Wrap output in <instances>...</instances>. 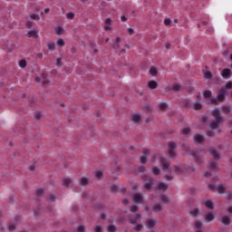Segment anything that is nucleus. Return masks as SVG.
<instances>
[{
	"label": "nucleus",
	"instance_id": "de8ad7c7",
	"mask_svg": "<svg viewBox=\"0 0 232 232\" xmlns=\"http://www.w3.org/2000/svg\"><path fill=\"white\" fill-rule=\"evenodd\" d=\"M43 193H44V189H43V188H39V189L36 191L37 197H41V195H43Z\"/></svg>",
	"mask_w": 232,
	"mask_h": 232
},
{
	"label": "nucleus",
	"instance_id": "f03ea898",
	"mask_svg": "<svg viewBox=\"0 0 232 232\" xmlns=\"http://www.w3.org/2000/svg\"><path fill=\"white\" fill-rule=\"evenodd\" d=\"M224 101H226V89L222 88L219 90L218 97L209 101V104H218V102H224Z\"/></svg>",
	"mask_w": 232,
	"mask_h": 232
},
{
	"label": "nucleus",
	"instance_id": "13d9d810",
	"mask_svg": "<svg viewBox=\"0 0 232 232\" xmlns=\"http://www.w3.org/2000/svg\"><path fill=\"white\" fill-rule=\"evenodd\" d=\"M164 24H166V26H169V24H171V20L170 19H165Z\"/></svg>",
	"mask_w": 232,
	"mask_h": 232
},
{
	"label": "nucleus",
	"instance_id": "39448f33",
	"mask_svg": "<svg viewBox=\"0 0 232 232\" xmlns=\"http://www.w3.org/2000/svg\"><path fill=\"white\" fill-rule=\"evenodd\" d=\"M155 179L153 178L147 176L144 179V188L145 189H151V186H153V182Z\"/></svg>",
	"mask_w": 232,
	"mask_h": 232
},
{
	"label": "nucleus",
	"instance_id": "a19ab883",
	"mask_svg": "<svg viewBox=\"0 0 232 232\" xmlns=\"http://www.w3.org/2000/svg\"><path fill=\"white\" fill-rule=\"evenodd\" d=\"M152 173H154V175H159L160 173V169H159L157 167H153Z\"/></svg>",
	"mask_w": 232,
	"mask_h": 232
},
{
	"label": "nucleus",
	"instance_id": "9b49d317",
	"mask_svg": "<svg viewBox=\"0 0 232 232\" xmlns=\"http://www.w3.org/2000/svg\"><path fill=\"white\" fill-rule=\"evenodd\" d=\"M194 141L198 144H202L204 142V135L202 134H196L194 136Z\"/></svg>",
	"mask_w": 232,
	"mask_h": 232
},
{
	"label": "nucleus",
	"instance_id": "7c9ffc66",
	"mask_svg": "<svg viewBox=\"0 0 232 232\" xmlns=\"http://www.w3.org/2000/svg\"><path fill=\"white\" fill-rule=\"evenodd\" d=\"M107 229L109 232H116L117 231V227L113 225H109Z\"/></svg>",
	"mask_w": 232,
	"mask_h": 232
},
{
	"label": "nucleus",
	"instance_id": "c03bdc74",
	"mask_svg": "<svg viewBox=\"0 0 232 232\" xmlns=\"http://www.w3.org/2000/svg\"><path fill=\"white\" fill-rule=\"evenodd\" d=\"M166 108H168V103H166V102H161V103L160 104V110H166Z\"/></svg>",
	"mask_w": 232,
	"mask_h": 232
},
{
	"label": "nucleus",
	"instance_id": "72a5a7b5",
	"mask_svg": "<svg viewBox=\"0 0 232 232\" xmlns=\"http://www.w3.org/2000/svg\"><path fill=\"white\" fill-rule=\"evenodd\" d=\"M30 19H32L33 21H39L40 17L38 14H33L29 15Z\"/></svg>",
	"mask_w": 232,
	"mask_h": 232
},
{
	"label": "nucleus",
	"instance_id": "052dcab7",
	"mask_svg": "<svg viewBox=\"0 0 232 232\" xmlns=\"http://www.w3.org/2000/svg\"><path fill=\"white\" fill-rule=\"evenodd\" d=\"M96 177H97V179H101L102 177V171H97L96 172Z\"/></svg>",
	"mask_w": 232,
	"mask_h": 232
},
{
	"label": "nucleus",
	"instance_id": "2eb2a0df",
	"mask_svg": "<svg viewBox=\"0 0 232 232\" xmlns=\"http://www.w3.org/2000/svg\"><path fill=\"white\" fill-rule=\"evenodd\" d=\"M133 200L136 204H141L142 202V195L140 194H134Z\"/></svg>",
	"mask_w": 232,
	"mask_h": 232
},
{
	"label": "nucleus",
	"instance_id": "a18cd8bd",
	"mask_svg": "<svg viewBox=\"0 0 232 232\" xmlns=\"http://www.w3.org/2000/svg\"><path fill=\"white\" fill-rule=\"evenodd\" d=\"M150 72L153 77H155V75H157V69L156 68H150Z\"/></svg>",
	"mask_w": 232,
	"mask_h": 232
},
{
	"label": "nucleus",
	"instance_id": "ddd939ff",
	"mask_svg": "<svg viewBox=\"0 0 232 232\" xmlns=\"http://www.w3.org/2000/svg\"><path fill=\"white\" fill-rule=\"evenodd\" d=\"M163 169H169V166H170V163L166 161V159L164 158H161L160 160Z\"/></svg>",
	"mask_w": 232,
	"mask_h": 232
},
{
	"label": "nucleus",
	"instance_id": "680f3d73",
	"mask_svg": "<svg viewBox=\"0 0 232 232\" xmlns=\"http://www.w3.org/2000/svg\"><path fill=\"white\" fill-rule=\"evenodd\" d=\"M63 61V58H58L56 60V66H61V62Z\"/></svg>",
	"mask_w": 232,
	"mask_h": 232
},
{
	"label": "nucleus",
	"instance_id": "f8f14e48",
	"mask_svg": "<svg viewBox=\"0 0 232 232\" xmlns=\"http://www.w3.org/2000/svg\"><path fill=\"white\" fill-rule=\"evenodd\" d=\"M221 222L224 226H229L231 224V218L229 216H222Z\"/></svg>",
	"mask_w": 232,
	"mask_h": 232
},
{
	"label": "nucleus",
	"instance_id": "6ab92c4d",
	"mask_svg": "<svg viewBox=\"0 0 232 232\" xmlns=\"http://www.w3.org/2000/svg\"><path fill=\"white\" fill-rule=\"evenodd\" d=\"M221 75H222V77H223L224 79H227V77H229V76L231 75V70H229V69H224V70L222 71Z\"/></svg>",
	"mask_w": 232,
	"mask_h": 232
},
{
	"label": "nucleus",
	"instance_id": "8fccbe9b",
	"mask_svg": "<svg viewBox=\"0 0 232 232\" xmlns=\"http://www.w3.org/2000/svg\"><path fill=\"white\" fill-rule=\"evenodd\" d=\"M195 226H196L197 229H200V227H202V222L196 221Z\"/></svg>",
	"mask_w": 232,
	"mask_h": 232
},
{
	"label": "nucleus",
	"instance_id": "f704fd0d",
	"mask_svg": "<svg viewBox=\"0 0 232 232\" xmlns=\"http://www.w3.org/2000/svg\"><path fill=\"white\" fill-rule=\"evenodd\" d=\"M180 88H182V86H180V84H174L172 87L173 92H180Z\"/></svg>",
	"mask_w": 232,
	"mask_h": 232
},
{
	"label": "nucleus",
	"instance_id": "3c124183",
	"mask_svg": "<svg viewBox=\"0 0 232 232\" xmlns=\"http://www.w3.org/2000/svg\"><path fill=\"white\" fill-rule=\"evenodd\" d=\"M226 88H227V90H232V82H228L226 84Z\"/></svg>",
	"mask_w": 232,
	"mask_h": 232
},
{
	"label": "nucleus",
	"instance_id": "7ed1b4c3",
	"mask_svg": "<svg viewBox=\"0 0 232 232\" xmlns=\"http://www.w3.org/2000/svg\"><path fill=\"white\" fill-rule=\"evenodd\" d=\"M208 188L211 191H218L219 195H222L223 193H225L227 189V187L224 184L218 185L217 188H215V185H209Z\"/></svg>",
	"mask_w": 232,
	"mask_h": 232
},
{
	"label": "nucleus",
	"instance_id": "49530a36",
	"mask_svg": "<svg viewBox=\"0 0 232 232\" xmlns=\"http://www.w3.org/2000/svg\"><path fill=\"white\" fill-rule=\"evenodd\" d=\"M94 232H102V227L101 226L94 227Z\"/></svg>",
	"mask_w": 232,
	"mask_h": 232
},
{
	"label": "nucleus",
	"instance_id": "6e6d98bb",
	"mask_svg": "<svg viewBox=\"0 0 232 232\" xmlns=\"http://www.w3.org/2000/svg\"><path fill=\"white\" fill-rule=\"evenodd\" d=\"M14 230H15V225H14V224L9 225V231L12 232Z\"/></svg>",
	"mask_w": 232,
	"mask_h": 232
},
{
	"label": "nucleus",
	"instance_id": "5701e85b",
	"mask_svg": "<svg viewBox=\"0 0 232 232\" xmlns=\"http://www.w3.org/2000/svg\"><path fill=\"white\" fill-rule=\"evenodd\" d=\"M70 184H72V179H70V178L63 179V186H64L65 188H68L70 186Z\"/></svg>",
	"mask_w": 232,
	"mask_h": 232
},
{
	"label": "nucleus",
	"instance_id": "58836bf2",
	"mask_svg": "<svg viewBox=\"0 0 232 232\" xmlns=\"http://www.w3.org/2000/svg\"><path fill=\"white\" fill-rule=\"evenodd\" d=\"M77 232H86V227L85 226H80L77 227Z\"/></svg>",
	"mask_w": 232,
	"mask_h": 232
},
{
	"label": "nucleus",
	"instance_id": "f3484780",
	"mask_svg": "<svg viewBox=\"0 0 232 232\" xmlns=\"http://www.w3.org/2000/svg\"><path fill=\"white\" fill-rule=\"evenodd\" d=\"M148 87L150 88V90H157L159 84L155 81H150L148 82Z\"/></svg>",
	"mask_w": 232,
	"mask_h": 232
},
{
	"label": "nucleus",
	"instance_id": "5fc2aeb1",
	"mask_svg": "<svg viewBox=\"0 0 232 232\" xmlns=\"http://www.w3.org/2000/svg\"><path fill=\"white\" fill-rule=\"evenodd\" d=\"M73 17H75V14L73 13L67 14V19H73Z\"/></svg>",
	"mask_w": 232,
	"mask_h": 232
},
{
	"label": "nucleus",
	"instance_id": "37998d69",
	"mask_svg": "<svg viewBox=\"0 0 232 232\" xmlns=\"http://www.w3.org/2000/svg\"><path fill=\"white\" fill-rule=\"evenodd\" d=\"M111 191H112V193H117V191H119V188L117 187V185H112L111 187Z\"/></svg>",
	"mask_w": 232,
	"mask_h": 232
},
{
	"label": "nucleus",
	"instance_id": "69168bd1",
	"mask_svg": "<svg viewBox=\"0 0 232 232\" xmlns=\"http://www.w3.org/2000/svg\"><path fill=\"white\" fill-rule=\"evenodd\" d=\"M128 32H129V35H133V34H134V31L132 28H129Z\"/></svg>",
	"mask_w": 232,
	"mask_h": 232
},
{
	"label": "nucleus",
	"instance_id": "bb28decb",
	"mask_svg": "<svg viewBox=\"0 0 232 232\" xmlns=\"http://www.w3.org/2000/svg\"><path fill=\"white\" fill-rule=\"evenodd\" d=\"M47 200L49 202H55V200H57V197H55V195L53 194H50L48 197H47Z\"/></svg>",
	"mask_w": 232,
	"mask_h": 232
},
{
	"label": "nucleus",
	"instance_id": "79ce46f5",
	"mask_svg": "<svg viewBox=\"0 0 232 232\" xmlns=\"http://www.w3.org/2000/svg\"><path fill=\"white\" fill-rule=\"evenodd\" d=\"M56 34L57 35H62V34H64V30L62 27H57Z\"/></svg>",
	"mask_w": 232,
	"mask_h": 232
},
{
	"label": "nucleus",
	"instance_id": "6e6552de",
	"mask_svg": "<svg viewBox=\"0 0 232 232\" xmlns=\"http://www.w3.org/2000/svg\"><path fill=\"white\" fill-rule=\"evenodd\" d=\"M168 188H169L168 184L162 181H159L156 189H159L160 191H166Z\"/></svg>",
	"mask_w": 232,
	"mask_h": 232
},
{
	"label": "nucleus",
	"instance_id": "774afa93",
	"mask_svg": "<svg viewBox=\"0 0 232 232\" xmlns=\"http://www.w3.org/2000/svg\"><path fill=\"white\" fill-rule=\"evenodd\" d=\"M207 208L208 209H213L215 207L213 206V204H207Z\"/></svg>",
	"mask_w": 232,
	"mask_h": 232
},
{
	"label": "nucleus",
	"instance_id": "ea45409f",
	"mask_svg": "<svg viewBox=\"0 0 232 232\" xmlns=\"http://www.w3.org/2000/svg\"><path fill=\"white\" fill-rule=\"evenodd\" d=\"M20 68H26V60H22L19 62Z\"/></svg>",
	"mask_w": 232,
	"mask_h": 232
},
{
	"label": "nucleus",
	"instance_id": "603ef678",
	"mask_svg": "<svg viewBox=\"0 0 232 232\" xmlns=\"http://www.w3.org/2000/svg\"><path fill=\"white\" fill-rule=\"evenodd\" d=\"M49 50H55V44H48Z\"/></svg>",
	"mask_w": 232,
	"mask_h": 232
},
{
	"label": "nucleus",
	"instance_id": "e433bc0d",
	"mask_svg": "<svg viewBox=\"0 0 232 232\" xmlns=\"http://www.w3.org/2000/svg\"><path fill=\"white\" fill-rule=\"evenodd\" d=\"M183 135H188V133L191 132V129L190 128H185L181 130Z\"/></svg>",
	"mask_w": 232,
	"mask_h": 232
},
{
	"label": "nucleus",
	"instance_id": "f257e3e1",
	"mask_svg": "<svg viewBox=\"0 0 232 232\" xmlns=\"http://www.w3.org/2000/svg\"><path fill=\"white\" fill-rule=\"evenodd\" d=\"M212 115L215 117V121H210L211 130H217L220 126L221 122H224V119L220 116V110L215 109L212 111Z\"/></svg>",
	"mask_w": 232,
	"mask_h": 232
},
{
	"label": "nucleus",
	"instance_id": "1a4fd4ad",
	"mask_svg": "<svg viewBox=\"0 0 232 232\" xmlns=\"http://www.w3.org/2000/svg\"><path fill=\"white\" fill-rule=\"evenodd\" d=\"M141 218H142V216L140 214H137L135 218H133V217L130 218V224H139V222H140Z\"/></svg>",
	"mask_w": 232,
	"mask_h": 232
},
{
	"label": "nucleus",
	"instance_id": "a211bd4d",
	"mask_svg": "<svg viewBox=\"0 0 232 232\" xmlns=\"http://www.w3.org/2000/svg\"><path fill=\"white\" fill-rule=\"evenodd\" d=\"M192 157L195 159V162L197 164H202V160H200V154L198 152H192Z\"/></svg>",
	"mask_w": 232,
	"mask_h": 232
},
{
	"label": "nucleus",
	"instance_id": "0e129e2a",
	"mask_svg": "<svg viewBox=\"0 0 232 232\" xmlns=\"http://www.w3.org/2000/svg\"><path fill=\"white\" fill-rule=\"evenodd\" d=\"M33 23L32 22H30V21H28L27 23H26V26H27V28H31L32 26H33Z\"/></svg>",
	"mask_w": 232,
	"mask_h": 232
},
{
	"label": "nucleus",
	"instance_id": "412c9836",
	"mask_svg": "<svg viewBox=\"0 0 232 232\" xmlns=\"http://www.w3.org/2000/svg\"><path fill=\"white\" fill-rule=\"evenodd\" d=\"M88 182H90V179H88L87 177H82L80 179V186H88Z\"/></svg>",
	"mask_w": 232,
	"mask_h": 232
},
{
	"label": "nucleus",
	"instance_id": "4c0bfd02",
	"mask_svg": "<svg viewBox=\"0 0 232 232\" xmlns=\"http://www.w3.org/2000/svg\"><path fill=\"white\" fill-rule=\"evenodd\" d=\"M202 108V103L194 102V110H200Z\"/></svg>",
	"mask_w": 232,
	"mask_h": 232
},
{
	"label": "nucleus",
	"instance_id": "423d86ee",
	"mask_svg": "<svg viewBox=\"0 0 232 232\" xmlns=\"http://www.w3.org/2000/svg\"><path fill=\"white\" fill-rule=\"evenodd\" d=\"M208 153H210V155H212L214 160H219L220 159V152H218V150H217V149L210 147L208 149Z\"/></svg>",
	"mask_w": 232,
	"mask_h": 232
},
{
	"label": "nucleus",
	"instance_id": "c9c22d12",
	"mask_svg": "<svg viewBox=\"0 0 232 232\" xmlns=\"http://www.w3.org/2000/svg\"><path fill=\"white\" fill-rule=\"evenodd\" d=\"M222 111H224V113H229V112H231V107H229V106H223L222 107Z\"/></svg>",
	"mask_w": 232,
	"mask_h": 232
},
{
	"label": "nucleus",
	"instance_id": "b1692460",
	"mask_svg": "<svg viewBox=\"0 0 232 232\" xmlns=\"http://www.w3.org/2000/svg\"><path fill=\"white\" fill-rule=\"evenodd\" d=\"M132 122H140V114L132 115Z\"/></svg>",
	"mask_w": 232,
	"mask_h": 232
},
{
	"label": "nucleus",
	"instance_id": "4d7b16f0",
	"mask_svg": "<svg viewBox=\"0 0 232 232\" xmlns=\"http://www.w3.org/2000/svg\"><path fill=\"white\" fill-rule=\"evenodd\" d=\"M34 118L36 119V121H39V119H41V112H35Z\"/></svg>",
	"mask_w": 232,
	"mask_h": 232
},
{
	"label": "nucleus",
	"instance_id": "864d4df0",
	"mask_svg": "<svg viewBox=\"0 0 232 232\" xmlns=\"http://www.w3.org/2000/svg\"><path fill=\"white\" fill-rule=\"evenodd\" d=\"M57 44H59V46H64V40L59 39V40L57 41Z\"/></svg>",
	"mask_w": 232,
	"mask_h": 232
},
{
	"label": "nucleus",
	"instance_id": "393cba45",
	"mask_svg": "<svg viewBox=\"0 0 232 232\" xmlns=\"http://www.w3.org/2000/svg\"><path fill=\"white\" fill-rule=\"evenodd\" d=\"M190 215L191 217H197V215L200 214V210L198 208H194L192 210H190Z\"/></svg>",
	"mask_w": 232,
	"mask_h": 232
},
{
	"label": "nucleus",
	"instance_id": "09e8293b",
	"mask_svg": "<svg viewBox=\"0 0 232 232\" xmlns=\"http://www.w3.org/2000/svg\"><path fill=\"white\" fill-rule=\"evenodd\" d=\"M174 171H175L176 173H182V169H180V167L175 166V167H174Z\"/></svg>",
	"mask_w": 232,
	"mask_h": 232
},
{
	"label": "nucleus",
	"instance_id": "c756f323",
	"mask_svg": "<svg viewBox=\"0 0 232 232\" xmlns=\"http://www.w3.org/2000/svg\"><path fill=\"white\" fill-rule=\"evenodd\" d=\"M212 93H211V91H205L203 92V96L205 97V99H210Z\"/></svg>",
	"mask_w": 232,
	"mask_h": 232
},
{
	"label": "nucleus",
	"instance_id": "c85d7f7f",
	"mask_svg": "<svg viewBox=\"0 0 232 232\" xmlns=\"http://www.w3.org/2000/svg\"><path fill=\"white\" fill-rule=\"evenodd\" d=\"M161 200L164 204H169V202H171V199H169L168 196H161Z\"/></svg>",
	"mask_w": 232,
	"mask_h": 232
},
{
	"label": "nucleus",
	"instance_id": "dca6fc26",
	"mask_svg": "<svg viewBox=\"0 0 232 232\" xmlns=\"http://www.w3.org/2000/svg\"><path fill=\"white\" fill-rule=\"evenodd\" d=\"M152 211H154V213H160V211H162V205H160V204H154L152 206Z\"/></svg>",
	"mask_w": 232,
	"mask_h": 232
},
{
	"label": "nucleus",
	"instance_id": "e2e57ef3",
	"mask_svg": "<svg viewBox=\"0 0 232 232\" xmlns=\"http://www.w3.org/2000/svg\"><path fill=\"white\" fill-rule=\"evenodd\" d=\"M227 200H231L232 199V192H228L227 194Z\"/></svg>",
	"mask_w": 232,
	"mask_h": 232
},
{
	"label": "nucleus",
	"instance_id": "473e14b6",
	"mask_svg": "<svg viewBox=\"0 0 232 232\" xmlns=\"http://www.w3.org/2000/svg\"><path fill=\"white\" fill-rule=\"evenodd\" d=\"M204 77H206L207 79H212L213 74L211 73V72L207 71V72H204Z\"/></svg>",
	"mask_w": 232,
	"mask_h": 232
},
{
	"label": "nucleus",
	"instance_id": "0eeeda50",
	"mask_svg": "<svg viewBox=\"0 0 232 232\" xmlns=\"http://www.w3.org/2000/svg\"><path fill=\"white\" fill-rule=\"evenodd\" d=\"M156 225H157V218H155L148 219L146 222V226L149 229H151V227H155Z\"/></svg>",
	"mask_w": 232,
	"mask_h": 232
},
{
	"label": "nucleus",
	"instance_id": "4be33fe9",
	"mask_svg": "<svg viewBox=\"0 0 232 232\" xmlns=\"http://www.w3.org/2000/svg\"><path fill=\"white\" fill-rule=\"evenodd\" d=\"M27 37H34V38L39 37V34H37V30L29 31Z\"/></svg>",
	"mask_w": 232,
	"mask_h": 232
},
{
	"label": "nucleus",
	"instance_id": "9d476101",
	"mask_svg": "<svg viewBox=\"0 0 232 232\" xmlns=\"http://www.w3.org/2000/svg\"><path fill=\"white\" fill-rule=\"evenodd\" d=\"M111 48H113L115 52H119V48H121V37L116 38L115 44H111Z\"/></svg>",
	"mask_w": 232,
	"mask_h": 232
},
{
	"label": "nucleus",
	"instance_id": "338daca9",
	"mask_svg": "<svg viewBox=\"0 0 232 232\" xmlns=\"http://www.w3.org/2000/svg\"><path fill=\"white\" fill-rule=\"evenodd\" d=\"M207 135H208V137H214V133H213V131H208V132H207Z\"/></svg>",
	"mask_w": 232,
	"mask_h": 232
},
{
	"label": "nucleus",
	"instance_id": "bf43d9fd",
	"mask_svg": "<svg viewBox=\"0 0 232 232\" xmlns=\"http://www.w3.org/2000/svg\"><path fill=\"white\" fill-rule=\"evenodd\" d=\"M139 208H137V206H132L131 208H130V211L131 213H136V211L138 210Z\"/></svg>",
	"mask_w": 232,
	"mask_h": 232
},
{
	"label": "nucleus",
	"instance_id": "a878e982",
	"mask_svg": "<svg viewBox=\"0 0 232 232\" xmlns=\"http://www.w3.org/2000/svg\"><path fill=\"white\" fill-rule=\"evenodd\" d=\"M133 226H135L134 227H133V231H137V232H139V231H140L141 229H142V227H144L142 225H140V224H132Z\"/></svg>",
	"mask_w": 232,
	"mask_h": 232
},
{
	"label": "nucleus",
	"instance_id": "2f4dec72",
	"mask_svg": "<svg viewBox=\"0 0 232 232\" xmlns=\"http://www.w3.org/2000/svg\"><path fill=\"white\" fill-rule=\"evenodd\" d=\"M218 166V164L217 162H215V161H211L209 163L210 169H217Z\"/></svg>",
	"mask_w": 232,
	"mask_h": 232
},
{
	"label": "nucleus",
	"instance_id": "aec40b11",
	"mask_svg": "<svg viewBox=\"0 0 232 232\" xmlns=\"http://www.w3.org/2000/svg\"><path fill=\"white\" fill-rule=\"evenodd\" d=\"M205 220L207 222H213V220H215V216H213V213H208L205 215Z\"/></svg>",
	"mask_w": 232,
	"mask_h": 232
},
{
	"label": "nucleus",
	"instance_id": "20e7f679",
	"mask_svg": "<svg viewBox=\"0 0 232 232\" xmlns=\"http://www.w3.org/2000/svg\"><path fill=\"white\" fill-rule=\"evenodd\" d=\"M175 150H177V143L175 141H169V157L173 158L175 157Z\"/></svg>",
	"mask_w": 232,
	"mask_h": 232
},
{
	"label": "nucleus",
	"instance_id": "4468645a",
	"mask_svg": "<svg viewBox=\"0 0 232 232\" xmlns=\"http://www.w3.org/2000/svg\"><path fill=\"white\" fill-rule=\"evenodd\" d=\"M149 153H150V151H148V150H143V156L140 157L141 164H146Z\"/></svg>",
	"mask_w": 232,
	"mask_h": 232
},
{
	"label": "nucleus",
	"instance_id": "cd10ccee",
	"mask_svg": "<svg viewBox=\"0 0 232 232\" xmlns=\"http://www.w3.org/2000/svg\"><path fill=\"white\" fill-rule=\"evenodd\" d=\"M14 48H15V45L14 44H8L6 45L5 50L6 52H12Z\"/></svg>",
	"mask_w": 232,
	"mask_h": 232
}]
</instances>
